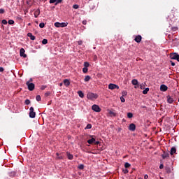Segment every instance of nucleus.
Segmentation results:
<instances>
[{"label":"nucleus","mask_w":179,"mask_h":179,"mask_svg":"<svg viewBox=\"0 0 179 179\" xmlns=\"http://www.w3.org/2000/svg\"><path fill=\"white\" fill-rule=\"evenodd\" d=\"M87 97L88 99L94 101L98 99L99 96L96 94L92 93V92H88L87 94Z\"/></svg>","instance_id":"f257e3e1"},{"label":"nucleus","mask_w":179,"mask_h":179,"mask_svg":"<svg viewBox=\"0 0 179 179\" xmlns=\"http://www.w3.org/2000/svg\"><path fill=\"white\" fill-rule=\"evenodd\" d=\"M54 25L55 27H66L68 26V22H56Z\"/></svg>","instance_id":"f03ea898"},{"label":"nucleus","mask_w":179,"mask_h":179,"mask_svg":"<svg viewBox=\"0 0 179 179\" xmlns=\"http://www.w3.org/2000/svg\"><path fill=\"white\" fill-rule=\"evenodd\" d=\"M26 85L29 91H33L35 88V84H33V83H30V81H27Z\"/></svg>","instance_id":"7ed1b4c3"},{"label":"nucleus","mask_w":179,"mask_h":179,"mask_svg":"<svg viewBox=\"0 0 179 179\" xmlns=\"http://www.w3.org/2000/svg\"><path fill=\"white\" fill-rule=\"evenodd\" d=\"M29 117L31 118H34L36 117V112H34V109L33 107L29 108Z\"/></svg>","instance_id":"20e7f679"},{"label":"nucleus","mask_w":179,"mask_h":179,"mask_svg":"<svg viewBox=\"0 0 179 179\" xmlns=\"http://www.w3.org/2000/svg\"><path fill=\"white\" fill-rule=\"evenodd\" d=\"M92 110L95 111L96 113H100L101 111V108L96 104L93 105L92 106Z\"/></svg>","instance_id":"39448f33"},{"label":"nucleus","mask_w":179,"mask_h":179,"mask_svg":"<svg viewBox=\"0 0 179 179\" xmlns=\"http://www.w3.org/2000/svg\"><path fill=\"white\" fill-rule=\"evenodd\" d=\"M170 57L171 59H176L179 62V55H178V53H173L171 55Z\"/></svg>","instance_id":"423d86ee"},{"label":"nucleus","mask_w":179,"mask_h":179,"mask_svg":"<svg viewBox=\"0 0 179 179\" xmlns=\"http://www.w3.org/2000/svg\"><path fill=\"white\" fill-rule=\"evenodd\" d=\"M108 88L110 90H115V89H119V87L116 85V84H109V86H108Z\"/></svg>","instance_id":"0eeeda50"},{"label":"nucleus","mask_w":179,"mask_h":179,"mask_svg":"<svg viewBox=\"0 0 179 179\" xmlns=\"http://www.w3.org/2000/svg\"><path fill=\"white\" fill-rule=\"evenodd\" d=\"M134 41L138 43H141L142 41V36L141 35L136 36Z\"/></svg>","instance_id":"6e6552de"},{"label":"nucleus","mask_w":179,"mask_h":179,"mask_svg":"<svg viewBox=\"0 0 179 179\" xmlns=\"http://www.w3.org/2000/svg\"><path fill=\"white\" fill-rule=\"evenodd\" d=\"M25 50L24 48H22L20 51V55L21 57H23L24 58L27 57V55L24 54Z\"/></svg>","instance_id":"1a4fd4ad"},{"label":"nucleus","mask_w":179,"mask_h":179,"mask_svg":"<svg viewBox=\"0 0 179 179\" xmlns=\"http://www.w3.org/2000/svg\"><path fill=\"white\" fill-rule=\"evenodd\" d=\"M91 139L87 140V143L90 145H92L96 142V139L93 138V136H91Z\"/></svg>","instance_id":"9d476101"},{"label":"nucleus","mask_w":179,"mask_h":179,"mask_svg":"<svg viewBox=\"0 0 179 179\" xmlns=\"http://www.w3.org/2000/svg\"><path fill=\"white\" fill-rule=\"evenodd\" d=\"M108 112L109 113V115L110 117H116L117 116V113H115V111L108 110Z\"/></svg>","instance_id":"9b49d317"},{"label":"nucleus","mask_w":179,"mask_h":179,"mask_svg":"<svg viewBox=\"0 0 179 179\" xmlns=\"http://www.w3.org/2000/svg\"><path fill=\"white\" fill-rule=\"evenodd\" d=\"M129 129L130 131H135V129H136V125H135V124H134V123L130 124H129Z\"/></svg>","instance_id":"f8f14e48"},{"label":"nucleus","mask_w":179,"mask_h":179,"mask_svg":"<svg viewBox=\"0 0 179 179\" xmlns=\"http://www.w3.org/2000/svg\"><path fill=\"white\" fill-rule=\"evenodd\" d=\"M170 156V154H169V152H164L163 155H162V158L164 159H166V158H169Z\"/></svg>","instance_id":"ddd939ff"},{"label":"nucleus","mask_w":179,"mask_h":179,"mask_svg":"<svg viewBox=\"0 0 179 179\" xmlns=\"http://www.w3.org/2000/svg\"><path fill=\"white\" fill-rule=\"evenodd\" d=\"M167 90H168V87L166 86L164 84H162V85L160 86V90H161V91L166 92Z\"/></svg>","instance_id":"4468645a"},{"label":"nucleus","mask_w":179,"mask_h":179,"mask_svg":"<svg viewBox=\"0 0 179 179\" xmlns=\"http://www.w3.org/2000/svg\"><path fill=\"white\" fill-rule=\"evenodd\" d=\"M167 102H168L169 103H173L174 102L173 98H172V97L170 96H167Z\"/></svg>","instance_id":"2eb2a0df"},{"label":"nucleus","mask_w":179,"mask_h":179,"mask_svg":"<svg viewBox=\"0 0 179 179\" xmlns=\"http://www.w3.org/2000/svg\"><path fill=\"white\" fill-rule=\"evenodd\" d=\"M176 153V148L175 147L171 148V151H170V155L171 156H173Z\"/></svg>","instance_id":"dca6fc26"},{"label":"nucleus","mask_w":179,"mask_h":179,"mask_svg":"<svg viewBox=\"0 0 179 179\" xmlns=\"http://www.w3.org/2000/svg\"><path fill=\"white\" fill-rule=\"evenodd\" d=\"M64 83L66 85V87H69L71 85V82L68 79L64 80Z\"/></svg>","instance_id":"f3484780"},{"label":"nucleus","mask_w":179,"mask_h":179,"mask_svg":"<svg viewBox=\"0 0 179 179\" xmlns=\"http://www.w3.org/2000/svg\"><path fill=\"white\" fill-rule=\"evenodd\" d=\"M41 14L40 8H38L34 13L35 17H38L39 15Z\"/></svg>","instance_id":"a211bd4d"},{"label":"nucleus","mask_w":179,"mask_h":179,"mask_svg":"<svg viewBox=\"0 0 179 179\" xmlns=\"http://www.w3.org/2000/svg\"><path fill=\"white\" fill-rule=\"evenodd\" d=\"M27 36L30 38L31 40L34 41L36 39L35 36L32 35L31 33H28Z\"/></svg>","instance_id":"6ab92c4d"},{"label":"nucleus","mask_w":179,"mask_h":179,"mask_svg":"<svg viewBox=\"0 0 179 179\" xmlns=\"http://www.w3.org/2000/svg\"><path fill=\"white\" fill-rule=\"evenodd\" d=\"M67 158L70 160H72L73 159V155H71L70 152H66Z\"/></svg>","instance_id":"aec40b11"},{"label":"nucleus","mask_w":179,"mask_h":179,"mask_svg":"<svg viewBox=\"0 0 179 179\" xmlns=\"http://www.w3.org/2000/svg\"><path fill=\"white\" fill-rule=\"evenodd\" d=\"M131 83L133 85H137L138 84V81L136 79H134L131 80Z\"/></svg>","instance_id":"412c9836"},{"label":"nucleus","mask_w":179,"mask_h":179,"mask_svg":"<svg viewBox=\"0 0 179 179\" xmlns=\"http://www.w3.org/2000/svg\"><path fill=\"white\" fill-rule=\"evenodd\" d=\"M78 95L80 96V98H84L85 95H84V93L82 91H78Z\"/></svg>","instance_id":"4be33fe9"},{"label":"nucleus","mask_w":179,"mask_h":179,"mask_svg":"<svg viewBox=\"0 0 179 179\" xmlns=\"http://www.w3.org/2000/svg\"><path fill=\"white\" fill-rule=\"evenodd\" d=\"M90 79H91L90 76H86L85 77L84 81H85V82H89Z\"/></svg>","instance_id":"5701e85b"},{"label":"nucleus","mask_w":179,"mask_h":179,"mask_svg":"<svg viewBox=\"0 0 179 179\" xmlns=\"http://www.w3.org/2000/svg\"><path fill=\"white\" fill-rule=\"evenodd\" d=\"M150 90L149 88H145L143 91V94L146 95L148 94V92Z\"/></svg>","instance_id":"b1692460"},{"label":"nucleus","mask_w":179,"mask_h":179,"mask_svg":"<svg viewBox=\"0 0 179 179\" xmlns=\"http://www.w3.org/2000/svg\"><path fill=\"white\" fill-rule=\"evenodd\" d=\"M130 166H131V165H130L129 163L126 162V163L124 164V167H125V169H129Z\"/></svg>","instance_id":"393cba45"},{"label":"nucleus","mask_w":179,"mask_h":179,"mask_svg":"<svg viewBox=\"0 0 179 179\" xmlns=\"http://www.w3.org/2000/svg\"><path fill=\"white\" fill-rule=\"evenodd\" d=\"M89 66H90L89 62H84V67L85 68L87 69Z\"/></svg>","instance_id":"a878e982"},{"label":"nucleus","mask_w":179,"mask_h":179,"mask_svg":"<svg viewBox=\"0 0 179 179\" xmlns=\"http://www.w3.org/2000/svg\"><path fill=\"white\" fill-rule=\"evenodd\" d=\"M127 117L128 118H131L133 117V113L129 112V113H127Z\"/></svg>","instance_id":"bb28decb"},{"label":"nucleus","mask_w":179,"mask_h":179,"mask_svg":"<svg viewBox=\"0 0 179 179\" xmlns=\"http://www.w3.org/2000/svg\"><path fill=\"white\" fill-rule=\"evenodd\" d=\"M15 24V21L13 20H8V24Z\"/></svg>","instance_id":"cd10ccee"},{"label":"nucleus","mask_w":179,"mask_h":179,"mask_svg":"<svg viewBox=\"0 0 179 179\" xmlns=\"http://www.w3.org/2000/svg\"><path fill=\"white\" fill-rule=\"evenodd\" d=\"M92 129V124H88L86 127L85 128V129Z\"/></svg>","instance_id":"c85d7f7f"},{"label":"nucleus","mask_w":179,"mask_h":179,"mask_svg":"<svg viewBox=\"0 0 179 179\" xmlns=\"http://www.w3.org/2000/svg\"><path fill=\"white\" fill-rule=\"evenodd\" d=\"M45 26V24H44V22H41L39 24V27L40 28H44Z\"/></svg>","instance_id":"c756f323"},{"label":"nucleus","mask_w":179,"mask_h":179,"mask_svg":"<svg viewBox=\"0 0 179 179\" xmlns=\"http://www.w3.org/2000/svg\"><path fill=\"white\" fill-rule=\"evenodd\" d=\"M87 71H88V69H87V67H83V72L84 73H87Z\"/></svg>","instance_id":"7c9ffc66"},{"label":"nucleus","mask_w":179,"mask_h":179,"mask_svg":"<svg viewBox=\"0 0 179 179\" xmlns=\"http://www.w3.org/2000/svg\"><path fill=\"white\" fill-rule=\"evenodd\" d=\"M61 2H62V0H56L55 5L57 6L58 4L61 3Z\"/></svg>","instance_id":"2f4dec72"},{"label":"nucleus","mask_w":179,"mask_h":179,"mask_svg":"<svg viewBox=\"0 0 179 179\" xmlns=\"http://www.w3.org/2000/svg\"><path fill=\"white\" fill-rule=\"evenodd\" d=\"M165 171L167 173H171V169L169 167L165 168Z\"/></svg>","instance_id":"473e14b6"},{"label":"nucleus","mask_w":179,"mask_h":179,"mask_svg":"<svg viewBox=\"0 0 179 179\" xmlns=\"http://www.w3.org/2000/svg\"><path fill=\"white\" fill-rule=\"evenodd\" d=\"M36 101H41V96L40 95H36Z\"/></svg>","instance_id":"72a5a7b5"},{"label":"nucleus","mask_w":179,"mask_h":179,"mask_svg":"<svg viewBox=\"0 0 179 179\" xmlns=\"http://www.w3.org/2000/svg\"><path fill=\"white\" fill-rule=\"evenodd\" d=\"M84 167H85V166H84L83 164H80V165H79L78 169H79L80 170H83V169H84Z\"/></svg>","instance_id":"f704fd0d"},{"label":"nucleus","mask_w":179,"mask_h":179,"mask_svg":"<svg viewBox=\"0 0 179 179\" xmlns=\"http://www.w3.org/2000/svg\"><path fill=\"white\" fill-rule=\"evenodd\" d=\"M42 43H43V45L47 44V43H48V39H43Z\"/></svg>","instance_id":"c9c22d12"},{"label":"nucleus","mask_w":179,"mask_h":179,"mask_svg":"<svg viewBox=\"0 0 179 179\" xmlns=\"http://www.w3.org/2000/svg\"><path fill=\"white\" fill-rule=\"evenodd\" d=\"M24 103L27 104V105H29L30 104L29 99H25Z\"/></svg>","instance_id":"e433bc0d"},{"label":"nucleus","mask_w":179,"mask_h":179,"mask_svg":"<svg viewBox=\"0 0 179 179\" xmlns=\"http://www.w3.org/2000/svg\"><path fill=\"white\" fill-rule=\"evenodd\" d=\"M129 173V170L127 169H123V173L127 174Z\"/></svg>","instance_id":"4c0bfd02"},{"label":"nucleus","mask_w":179,"mask_h":179,"mask_svg":"<svg viewBox=\"0 0 179 179\" xmlns=\"http://www.w3.org/2000/svg\"><path fill=\"white\" fill-rule=\"evenodd\" d=\"M27 4L28 6H31V0H27Z\"/></svg>","instance_id":"58836bf2"},{"label":"nucleus","mask_w":179,"mask_h":179,"mask_svg":"<svg viewBox=\"0 0 179 179\" xmlns=\"http://www.w3.org/2000/svg\"><path fill=\"white\" fill-rule=\"evenodd\" d=\"M73 8L74 9H78L79 6H78V4H74V5L73 6Z\"/></svg>","instance_id":"ea45409f"},{"label":"nucleus","mask_w":179,"mask_h":179,"mask_svg":"<svg viewBox=\"0 0 179 179\" xmlns=\"http://www.w3.org/2000/svg\"><path fill=\"white\" fill-rule=\"evenodd\" d=\"M82 24L84 25H86L87 24V20H83Z\"/></svg>","instance_id":"a19ab883"},{"label":"nucleus","mask_w":179,"mask_h":179,"mask_svg":"<svg viewBox=\"0 0 179 179\" xmlns=\"http://www.w3.org/2000/svg\"><path fill=\"white\" fill-rule=\"evenodd\" d=\"M56 2H57V0H50V4L55 3Z\"/></svg>","instance_id":"79ce46f5"},{"label":"nucleus","mask_w":179,"mask_h":179,"mask_svg":"<svg viewBox=\"0 0 179 179\" xmlns=\"http://www.w3.org/2000/svg\"><path fill=\"white\" fill-rule=\"evenodd\" d=\"M140 88H141V90H144V89H145V85H144V84H140Z\"/></svg>","instance_id":"37998d69"},{"label":"nucleus","mask_w":179,"mask_h":179,"mask_svg":"<svg viewBox=\"0 0 179 179\" xmlns=\"http://www.w3.org/2000/svg\"><path fill=\"white\" fill-rule=\"evenodd\" d=\"M120 100H121V101H122V103H124V102H125V99H124V98L123 96H122L120 97Z\"/></svg>","instance_id":"c03bdc74"},{"label":"nucleus","mask_w":179,"mask_h":179,"mask_svg":"<svg viewBox=\"0 0 179 179\" xmlns=\"http://www.w3.org/2000/svg\"><path fill=\"white\" fill-rule=\"evenodd\" d=\"M7 23H8V22H7L6 20H2V24H7Z\"/></svg>","instance_id":"a18cd8bd"},{"label":"nucleus","mask_w":179,"mask_h":179,"mask_svg":"<svg viewBox=\"0 0 179 179\" xmlns=\"http://www.w3.org/2000/svg\"><path fill=\"white\" fill-rule=\"evenodd\" d=\"M127 92L123 91L122 92V96H127Z\"/></svg>","instance_id":"49530a36"},{"label":"nucleus","mask_w":179,"mask_h":179,"mask_svg":"<svg viewBox=\"0 0 179 179\" xmlns=\"http://www.w3.org/2000/svg\"><path fill=\"white\" fill-rule=\"evenodd\" d=\"M4 13H5V10H3V8H0V13L3 14Z\"/></svg>","instance_id":"de8ad7c7"},{"label":"nucleus","mask_w":179,"mask_h":179,"mask_svg":"<svg viewBox=\"0 0 179 179\" xmlns=\"http://www.w3.org/2000/svg\"><path fill=\"white\" fill-rule=\"evenodd\" d=\"M50 95V92H48L45 94V96L48 97Z\"/></svg>","instance_id":"09e8293b"},{"label":"nucleus","mask_w":179,"mask_h":179,"mask_svg":"<svg viewBox=\"0 0 179 179\" xmlns=\"http://www.w3.org/2000/svg\"><path fill=\"white\" fill-rule=\"evenodd\" d=\"M171 29H172L173 31H175L178 30V28L176 27H172Z\"/></svg>","instance_id":"8fccbe9b"},{"label":"nucleus","mask_w":179,"mask_h":179,"mask_svg":"<svg viewBox=\"0 0 179 179\" xmlns=\"http://www.w3.org/2000/svg\"><path fill=\"white\" fill-rule=\"evenodd\" d=\"M46 87H47L46 86H42V87H41V90H45Z\"/></svg>","instance_id":"3c124183"},{"label":"nucleus","mask_w":179,"mask_h":179,"mask_svg":"<svg viewBox=\"0 0 179 179\" xmlns=\"http://www.w3.org/2000/svg\"><path fill=\"white\" fill-rule=\"evenodd\" d=\"M94 144H95V145H99V144H100V141H95V143H94Z\"/></svg>","instance_id":"603ef678"},{"label":"nucleus","mask_w":179,"mask_h":179,"mask_svg":"<svg viewBox=\"0 0 179 179\" xmlns=\"http://www.w3.org/2000/svg\"><path fill=\"white\" fill-rule=\"evenodd\" d=\"M171 64L172 66H176L175 63L173 62H172V61H171Z\"/></svg>","instance_id":"864d4df0"},{"label":"nucleus","mask_w":179,"mask_h":179,"mask_svg":"<svg viewBox=\"0 0 179 179\" xmlns=\"http://www.w3.org/2000/svg\"><path fill=\"white\" fill-rule=\"evenodd\" d=\"M159 169H164V165H163V164H160Z\"/></svg>","instance_id":"5fc2aeb1"},{"label":"nucleus","mask_w":179,"mask_h":179,"mask_svg":"<svg viewBox=\"0 0 179 179\" xmlns=\"http://www.w3.org/2000/svg\"><path fill=\"white\" fill-rule=\"evenodd\" d=\"M4 71V69L3 67H0V72H3Z\"/></svg>","instance_id":"6e6d98bb"},{"label":"nucleus","mask_w":179,"mask_h":179,"mask_svg":"<svg viewBox=\"0 0 179 179\" xmlns=\"http://www.w3.org/2000/svg\"><path fill=\"white\" fill-rule=\"evenodd\" d=\"M78 44L79 45H82L83 44V41H78Z\"/></svg>","instance_id":"4d7b16f0"},{"label":"nucleus","mask_w":179,"mask_h":179,"mask_svg":"<svg viewBox=\"0 0 179 179\" xmlns=\"http://www.w3.org/2000/svg\"><path fill=\"white\" fill-rule=\"evenodd\" d=\"M148 175H145V176H144V179H148Z\"/></svg>","instance_id":"13d9d810"},{"label":"nucleus","mask_w":179,"mask_h":179,"mask_svg":"<svg viewBox=\"0 0 179 179\" xmlns=\"http://www.w3.org/2000/svg\"><path fill=\"white\" fill-rule=\"evenodd\" d=\"M97 59V57L96 56H95V57L94 58V60H96Z\"/></svg>","instance_id":"bf43d9fd"},{"label":"nucleus","mask_w":179,"mask_h":179,"mask_svg":"<svg viewBox=\"0 0 179 179\" xmlns=\"http://www.w3.org/2000/svg\"><path fill=\"white\" fill-rule=\"evenodd\" d=\"M63 85V83H60L59 86L62 87Z\"/></svg>","instance_id":"052dcab7"},{"label":"nucleus","mask_w":179,"mask_h":179,"mask_svg":"<svg viewBox=\"0 0 179 179\" xmlns=\"http://www.w3.org/2000/svg\"><path fill=\"white\" fill-rule=\"evenodd\" d=\"M171 17L173 18L174 17V15L173 14L172 15H171Z\"/></svg>","instance_id":"680f3d73"},{"label":"nucleus","mask_w":179,"mask_h":179,"mask_svg":"<svg viewBox=\"0 0 179 179\" xmlns=\"http://www.w3.org/2000/svg\"><path fill=\"white\" fill-rule=\"evenodd\" d=\"M32 81H33L32 78H30L29 82H32Z\"/></svg>","instance_id":"e2e57ef3"},{"label":"nucleus","mask_w":179,"mask_h":179,"mask_svg":"<svg viewBox=\"0 0 179 179\" xmlns=\"http://www.w3.org/2000/svg\"><path fill=\"white\" fill-rule=\"evenodd\" d=\"M59 159H62V157L61 156V157H59Z\"/></svg>","instance_id":"0e129e2a"},{"label":"nucleus","mask_w":179,"mask_h":179,"mask_svg":"<svg viewBox=\"0 0 179 179\" xmlns=\"http://www.w3.org/2000/svg\"><path fill=\"white\" fill-rule=\"evenodd\" d=\"M57 155L59 156V153H57Z\"/></svg>","instance_id":"69168bd1"},{"label":"nucleus","mask_w":179,"mask_h":179,"mask_svg":"<svg viewBox=\"0 0 179 179\" xmlns=\"http://www.w3.org/2000/svg\"><path fill=\"white\" fill-rule=\"evenodd\" d=\"M138 179H143L142 178H138Z\"/></svg>","instance_id":"338daca9"},{"label":"nucleus","mask_w":179,"mask_h":179,"mask_svg":"<svg viewBox=\"0 0 179 179\" xmlns=\"http://www.w3.org/2000/svg\"><path fill=\"white\" fill-rule=\"evenodd\" d=\"M178 102H179V98H178Z\"/></svg>","instance_id":"774afa93"}]
</instances>
